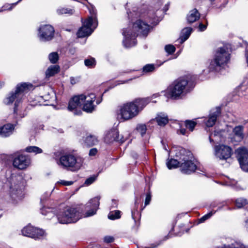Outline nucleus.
<instances>
[{
    "label": "nucleus",
    "instance_id": "nucleus-21",
    "mask_svg": "<svg viewBox=\"0 0 248 248\" xmlns=\"http://www.w3.org/2000/svg\"><path fill=\"white\" fill-rule=\"evenodd\" d=\"M15 129V125L7 124L0 128V136L7 137L12 134Z\"/></svg>",
    "mask_w": 248,
    "mask_h": 248
},
{
    "label": "nucleus",
    "instance_id": "nucleus-33",
    "mask_svg": "<svg viewBox=\"0 0 248 248\" xmlns=\"http://www.w3.org/2000/svg\"><path fill=\"white\" fill-rule=\"evenodd\" d=\"M121 217V212L119 210L110 212L108 215V218L111 220L118 219Z\"/></svg>",
    "mask_w": 248,
    "mask_h": 248
},
{
    "label": "nucleus",
    "instance_id": "nucleus-25",
    "mask_svg": "<svg viewBox=\"0 0 248 248\" xmlns=\"http://www.w3.org/2000/svg\"><path fill=\"white\" fill-rule=\"evenodd\" d=\"M155 119L158 125L160 126H165L169 121L168 116L163 113L158 114Z\"/></svg>",
    "mask_w": 248,
    "mask_h": 248
},
{
    "label": "nucleus",
    "instance_id": "nucleus-37",
    "mask_svg": "<svg viewBox=\"0 0 248 248\" xmlns=\"http://www.w3.org/2000/svg\"><path fill=\"white\" fill-rule=\"evenodd\" d=\"M85 65L90 68H93L96 64L95 60L93 58L85 59L84 60Z\"/></svg>",
    "mask_w": 248,
    "mask_h": 248
},
{
    "label": "nucleus",
    "instance_id": "nucleus-58",
    "mask_svg": "<svg viewBox=\"0 0 248 248\" xmlns=\"http://www.w3.org/2000/svg\"><path fill=\"white\" fill-rule=\"evenodd\" d=\"M0 86H2V85H3L4 83L3 82H1V83H0Z\"/></svg>",
    "mask_w": 248,
    "mask_h": 248
},
{
    "label": "nucleus",
    "instance_id": "nucleus-23",
    "mask_svg": "<svg viewBox=\"0 0 248 248\" xmlns=\"http://www.w3.org/2000/svg\"><path fill=\"white\" fill-rule=\"evenodd\" d=\"M200 14L196 9L190 11L187 16V20L189 23H192L199 19Z\"/></svg>",
    "mask_w": 248,
    "mask_h": 248
},
{
    "label": "nucleus",
    "instance_id": "nucleus-8",
    "mask_svg": "<svg viewBox=\"0 0 248 248\" xmlns=\"http://www.w3.org/2000/svg\"><path fill=\"white\" fill-rule=\"evenodd\" d=\"M97 26V22L95 16L89 17L78 30L77 32L78 37L82 38L90 35Z\"/></svg>",
    "mask_w": 248,
    "mask_h": 248
},
{
    "label": "nucleus",
    "instance_id": "nucleus-50",
    "mask_svg": "<svg viewBox=\"0 0 248 248\" xmlns=\"http://www.w3.org/2000/svg\"><path fill=\"white\" fill-rule=\"evenodd\" d=\"M97 152V150L96 148H92L90 150L89 155L93 156L95 155Z\"/></svg>",
    "mask_w": 248,
    "mask_h": 248
},
{
    "label": "nucleus",
    "instance_id": "nucleus-9",
    "mask_svg": "<svg viewBox=\"0 0 248 248\" xmlns=\"http://www.w3.org/2000/svg\"><path fill=\"white\" fill-rule=\"evenodd\" d=\"M38 37L42 42L49 41L54 37V29L49 24L41 25L38 29Z\"/></svg>",
    "mask_w": 248,
    "mask_h": 248
},
{
    "label": "nucleus",
    "instance_id": "nucleus-24",
    "mask_svg": "<svg viewBox=\"0 0 248 248\" xmlns=\"http://www.w3.org/2000/svg\"><path fill=\"white\" fill-rule=\"evenodd\" d=\"M21 99H20V97L18 95H16V92L14 93H11L9 96H8L4 100V103L6 104H10L12 103L15 100H16L15 106H16L17 104L20 102Z\"/></svg>",
    "mask_w": 248,
    "mask_h": 248
},
{
    "label": "nucleus",
    "instance_id": "nucleus-54",
    "mask_svg": "<svg viewBox=\"0 0 248 248\" xmlns=\"http://www.w3.org/2000/svg\"><path fill=\"white\" fill-rule=\"evenodd\" d=\"M158 245V244H157V245H155V244H151V246L150 247H145V248H156L157 246Z\"/></svg>",
    "mask_w": 248,
    "mask_h": 248
},
{
    "label": "nucleus",
    "instance_id": "nucleus-39",
    "mask_svg": "<svg viewBox=\"0 0 248 248\" xmlns=\"http://www.w3.org/2000/svg\"><path fill=\"white\" fill-rule=\"evenodd\" d=\"M224 248H248L239 242H235L231 245L224 246Z\"/></svg>",
    "mask_w": 248,
    "mask_h": 248
},
{
    "label": "nucleus",
    "instance_id": "nucleus-56",
    "mask_svg": "<svg viewBox=\"0 0 248 248\" xmlns=\"http://www.w3.org/2000/svg\"><path fill=\"white\" fill-rule=\"evenodd\" d=\"M101 100H100V101L97 100L96 102V104H99L101 102Z\"/></svg>",
    "mask_w": 248,
    "mask_h": 248
},
{
    "label": "nucleus",
    "instance_id": "nucleus-1",
    "mask_svg": "<svg viewBox=\"0 0 248 248\" xmlns=\"http://www.w3.org/2000/svg\"><path fill=\"white\" fill-rule=\"evenodd\" d=\"M150 31V26L148 23L139 19L137 20L132 27V30L127 29L124 30L123 34L124 37V45L126 47H131L136 45L135 39L139 35L146 36Z\"/></svg>",
    "mask_w": 248,
    "mask_h": 248
},
{
    "label": "nucleus",
    "instance_id": "nucleus-61",
    "mask_svg": "<svg viewBox=\"0 0 248 248\" xmlns=\"http://www.w3.org/2000/svg\"><path fill=\"white\" fill-rule=\"evenodd\" d=\"M71 83H72V84H73L74 81H72V79H71Z\"/></svg>",
    "mask_w": 248,
    "mask_h": 248
},
{
    "label": "nucleus",
    "instance_id": "nucleus-29",
    "mask_svg": "<svg viewBox=\"0 0 248 248\" xmlns=\"http://www.w3.org/2000/svg\"><path fill=\"white\" fill-rule=\"evenodd\" d=\"M233 132L238 138V140H241L244 138L243 126L241 125L235 126L233 129Z\"/></svg>",
    "mask_w": 248,
    "mask_h": 248
},
{
    "label": "nucleus",
    "instance_id": "nucleus-52",
    "mask_svg": "<svg viewBox=\"0 0 248 248\" xmlns=\"http://www.w3.org/2000/svg\"><path fill=\"white\" fill-rule=\"evenodd\" d=\"M206 29V26L200 23L199 25V29L200 31H203Z\"/></svg>",
    "mask_w": 248,
    "mask_h": 248
},
{
    "label": "nucleus",
    "instance_id": "nucleus-26",
    "mask_svg": "<svg viewBox=\"0 0 248 248\" xmlns=\"http://www.w3.org/2000/svg\"><path fill=\"white\" fill-rule=\"evenodd\" d=\"M60 71V67L57 65H51L48 67L46 71V78H50L54 76Z\"/></svg>",
    "mask_w": 248,
    "mask_h": 248
},
{
    "label": "nucleus",
    "instance_id": "nucleus-44",
    "mask_svg": "<svg viewBox=\"0 0 248 248\" xmlns=\"http://www.w3.org/2000/svg\"><path fill=\"white\" fill-rule=\"evenodd\" d=\"M240 165L243 170L248 172V161L243 162L240 163Z\"/></svg>",
    "mask_w": 248,
    "mask_h": 248
},
{
    "label": "nucleus",
    "instance_id": "nucleus-51",
    "mask_svg": "<svg viewBox=\"0 0 248 248\" xmlns=\"http://www.w3.org/2000/svg\"><path fill=\"white\" fill-rule=\"evenodd\" d=\"M178 132H179L181 134L183 135H185L186 134V131L185 128H181L178 131Z\"/></svg>",
    "mask_w": 248,
    "mask_h": 248
},
{
    "label": "nucleus",
    "instance_id": "nucleus-6",
    "mask_svg": "<svg viewBox=\"0 0 248 248\" xmlns=\"http://www.w3.org/2000/svg\"><path fill=\"white\" fill-rule=\"evenodd\" d=\"M138 111L136 104L133 101L123 104L119 107L118 115L124 121L130 120L138 115Z\"/></svg>",
    "mask_w": 248,
    "mask_h": 248
},
{
    "label": "nucleus",
    "instance_id": "nucleus-31",
    "mask_svg": "<svg viewBox=\"0 0 248 248\" xmlns=\"http://www.w3.org/2000/svg\"><path fill=\"white\" fill-rule=\"evenodd\" d=\"M248 203L246 199L240 198L236 200L235 204L237 208H241L247 205Z\"/></svg>",
    "mask_w": 248,
    "mask_h": 248
},
{
    "label": "nucleus",
    "instance_id": "nucleus-42",
    "mask_svg": "<svg viewBox=\"0 0 248 248\" xmlns=\"http://www.w3.org/2000/svg\"><path fill=\"white\" fill-rule=\"evenodd\" d=\"M215 213V212L214 213H213L212 212H210V213L203 216V217H202L201 218H200L199 219V222L200 223H202V222H204L205 220H206L207 219L210 218Z\"/></svg>",
    "mask_w": 248,
    "mask_h": 248
},
{
    "label": "nucleus",
    "instance_id": "nucleus-3",
    "mask_svg": "<svg viewBox=\"0 0 248 248\" xmlns=\"http://www.w3.org/2000/svg\"><path fill=\"white\" fill-rule=\"evenodd\" d=\"M83 163V158L70 153L62 154L57 160L59 166L72 171L79 170Z\"/></svg>",
    "mask_w": 248,
    "mask_h": 248
},
{
    "label": "nucleus",
    "instance_id": "nucleus-14",
    "mask_svg": "<svg viewBox=\"0 0 248 248\" xmlns=\"http://www.w3.org/2000/svg\"><path fill=\"white\" fill-rule=\"evenodd\" d=\"M99 199L98 197H95L86 204L85 207L86 212L84 216V217L92 216L96 214L99 205Z\"/></svg>",
    "mask_w": 248,
    "mask_h": 248
},
{
    "label": "nucleus",
    "instance_id": "nucleus-4",
    "mask_svg": "<svg viewBox=\"0 0 248 248\" xmlns=\"http://www.w3.org/2000/svg\"><path fill=\"white\" fill-rule=\"evenodd\" d=\"M189 82L187 77H181L175 80L168 91L170 97L177 99L188 92Z\"/></svg>",
    "mask_w": 248,
    "mask_h": 248
},
{
    "label": "nucleus",
    "instance_id": "nucleus-40",
    "mask_svg": "<svg viewBox=\"0 0 248 248\" xmlns=\"http://www.w3.org/2000/svg\"><path fill=\"white\" fill-rule=\"evenodd\" d=\"M57 12L60 15L66 14L72 15L73 13V10L64 8L57 9Z\"/></svg>",
    "mask_w": 248,
    "mask_h": 248
},
{
    "label": "nucleus",
    "instance_id": "nucleus-10",
    "mask_svg": "<svg viewBox=\"0 0 248 248\" xmlns=\"http://www.w3.org/2000/svg\"><path fill=\"white\" fill-rule=\"evenodd\" d=\"M22 178L20 176H12L10 181V189L11 196L14 198V195L18 196L22 193Z\"/></svg>",
    "mask_w": 248,
    "mask_h": 248
},
{
    "label": "nucleus",
    "instance_id": "nucleus-32",
    "mask_svg": "<svg viewBox=\"0 0 248 248\" xmlns=\"http://www.w3.org/2000/svg\"><path fill=\"white\" fill-rule=\"evenodd\" d=\"M25 151L28 153H34L35 154H40L43 152L41 148L34 146L27 147Z\"/></svg>",
    "mask_w": 248,
    "mask_h": 248
},
{
    "label": "nucleus",
    "instance_id": "nucleus-17",
    "mask_svg": "<svg viewBox=\"0 0 248 248\" xmlns=\"http://www.w3.org/2000/svg\"><path fill=\"white\" fill-rule=\"evenodd\" d=\"M86 99L84 100L83 110L88 113H91L94 110L95 106L93 104L95 99V95L90 93L85 95Z\"/></svg>",
    "mask_w": 248,
    "mask_h": 248
},
{
    "label": "nucleus",
    "instance_id": "nucleus-46",
    "mask_svg": "<svg viewBox=\"0 0 248 248\" xmlns=\"http://www.w3.org/2000/svg\"><path fill=\"white\" fill-rule=\"evenodd\" d=\"M95 180V176H92L87 179L85 182V184L89 185L92 184Z\"/></svg>",
    "mask_w": 248,
    "mask_h": 248
},
{
    "label": "nucleus",
    "instance_id": "nucleus-41",
    "mask_svg": "<svg viewBox=\"0 0 248 248\" xmlns=\"http://www.w3.org/2000/svg\"><path fill=\"white\" fill-rule=\"evenodd\" d=\"M155 70V65L152 64H148L143 67V71L146 73L153 72Z\"/></svg>",
    "mask_w": 248,
    "mask_h": 248
},
{
    "label": "nucleus",
    "instance_id": "nucleus-12",
    "mask_svg": "<svg viewBox=\"0 0 248 248\" xmlns=\"http://www.w3.org/2000/svg\"><path fill=\"white\" fill-rule=\"evenodd\" d=\"M22 232L23 235L35 239H40L45 234L44 230L31 226H28L24 227L22 230Z\"/></svg>",
    "mask_w": 248,
    "mask_h": 248
},
{
    "label": "nucleus",
    "instance_id": "nucleus-49",
    "mask_svg": "<svg viewBox=\"0 0 248 248\" xmlns=\"http://www.w3.org/2000/svg\"><path fill=\"white\" fill-rule=\"evenodd\" d=\"M59 183L64 186H70L73 184V181H66L64 180H61Z\"/></svg>",
    "mask_w": 248,
    "mask_h": 248
},
{
    "label": "nucleus",
    "instance_id": "nucleus-22",
    "mask_svg": "<svg viewBox=\"0 0 248 248\" xmlns=\"http://www.w3.org/2000/svg\"><path fill=\"white\" fill-rule=\"evenodd\" d=\"M151 101L149 97L136 99L133 101L136 104L138 108V113L139 114L145 106Z\"/></svg>",
    "mask_w": 248,
    "mask_h": 248
},
{
    "label": "nucleus",
    "instance_id": "nucleus-57",
    "mask_svg": "<svg viewBox=\"0 0 248 248\" xmlns=\"http://www.w3.org/2000/svg\"><path fill=\"white\" fill-rule=\"evenodd\" d=\"M7 9H8V10H11L12 9V6H10L9 7V8H7Z\"/></svg>",
    "mask_w": 248,
    "mask_h": 248
},
{
    "label": "nucleus",
    "instance_id": "nucleus-47",
    "mask_svg": "<svg viewBox=\"0 0 248 248\" xmlns=\"http://www.w3.org/2000/svg\"><path fill=\"white\" fill-rule=\"evenodd\" d=\"M114 240V237L111 236H106L104 238V241L107 243L112 242Z\"/></svg>",
    "mask_w": 248,
    "mask_h": 248
},
{
    "label": "nucleus",
    "instance_id": "nucleus-15",
    "mask_svg": "<svg viewBox=\"0 0 248 248\" xmlns=\"http://www.w3.org/2000/svg\"><path fill=\"white\" fill-rule=\"evenodd\" d=\"M105 141L107 143H110L114 141L124 142V139L122 136H120L118 131L113 129L108 131L105 136Z\"/></svg>",
    "mask_w": 248,
    "mask_h": 248
},
{
    "label": "nucleus",
    "instance_id": "nucleus-38",
    "mask_svg": "<svg viewBox=\"0 0 248 248\" xmlns=\"http://www.w3.org/2000/svg\"><path fill=\"white\" fill-rule=\"evenodd\" d=\"M136 129L140 134L141 136L143 137L146 133L147 128L145 124H140L137 125Z\"/></svg>",
    "mask_w": 248,
    "mask_h": 248
},
{
    "label": "nucleus",
    "instance_id": "nucleus-16",
    "mask_svg": "<svg viewBox=\"0 0 248 248\" xmlns=\"http://www.w3.org/2000/svg\"><path fill=\"white\" fill-rule=\"evenodd\" d=\"M85 99V95L84 94L74 96L69 102L68 109L72 111L78 108H81L84 103V100Z\"/></svg>",
    "mask_w": 248,
    "mask_h": 248
},
{
    "label": "nucleus",
    "instance_id": "nucleus-11",
    "mask_svg": "<svg viewBox=\"0 0 248 248\" xmlns=\"http://www.w3.org/2000/svg\"><path fill=\"white\" fill-rule=\"evenodd\" d=\"M31 163L30 158L25 155H18L13 159V166L19 170H24L27 168Z\"/></svg>",
    "mask_w": 248,
    "mask_h": 248
},
{
    "label": "nucleus",
    "instance_id": "nucleus-55",
    "mask_svg": "<svg viewBox=\"0 0 248 248\" xmlns=\"http://www.w3.org/2000/svg\"><path fill=\"white\" fill-rule=\"evenodd\" d=\"M134 212H133V211H132V218H133V219H134Z\"/></svg>",
    "mask_w": 248,
    "mask_h": 248
},
{
    "label": "nucleus",
    "instance_id": "nucleus-28",
    "mask_svg": "<svg viewBox=\"0 0 248 248\" xmlns=\"http://www.w3.org/2000/svg\"><path fill=\"white\" fill-rule=\"evenodd\" d=\"M84 141L87 146H92L95 145L98 142V140L95 136L89 135L84 138Z\"/></svg>",
    "mask_w": 248,
    "mask_h": 248
},
{
    "label": "nucleus",
    "instance_id": "nucleus-2",
    "mask_svg": "<svg viewBox=\"0 0 248 248\" xmlns=\"http://www.w3.org/2000/svg\"><path fill=\"white\" fill-rule=\"evenodd\" d=\"M230 60V49L227 46L219 47L216 51L214 59L210 62L209 69L211 71L219 72Z\"/></svg>",
    "mask_w": 248,
    "mask_h": 248
},
{
    "label": "nucleus",
    "instance_id": "nucleus-20",
    "mask_svg": "<svg viewBox=\"0 0 248 248\" xmlns=\"http://www.w3.org/2000/svg\"><path fill=\"white\" fill-rule=\"evenodd\" d=\"M32 84L26 83L18 85L16 90V95H18L20 97V99H21L24 93L27 92L29 90L32 89Z\"/></svg>",
    "mask_w": 248,
    "mask_h": 248
},
{
    "label": "nucleus",
    "instance_id": "nucleus-13",
    "mask_svg": "<svg viewBox=\"0 0 248 248\" xmlns=\"http://www.w3.org/2000/svg\"><path fill=\"white\" fill-rule=\"evenodd\" d=\"M215 151V155L220 159L226 160L230 158L232 154V148L223 144L216 146Z\"/></svg>",
    "mask_w": 248,
    "mask_h": 248
},
{
    "label": "nucleus",
    "instance_id": "nucleus-27",
    "mask_svg": "<svg viewBox=\"0 0 248 248\" xmlns=\"http://www.w3.org/2000/svg\"><path fill=\"white\" fill-rule=\"evenodd\" d=\"M192 31V29L190 27L184 28L181 32V35L180 37V43H183L186 40Z\"/></svg>",
    "mask_w": 248,
    "mask_h": 248
},
{
    "label": "nucleus",
    "instance_id": "nucleus-45",
    "mask_svg": "<svg viewBox=\"0 0 248 248\" xmlns=\"http://www.w3.org/2000/svg\"><path fill=\"white\" fill-rule=\"evenodd\" d=\"M151 200V195L150 192H148L146 194V198L145 200V203H144L145 206L148 205L150 203Z\"/></svg>",
    "mask_w": 248,
    "mask_h": 248
},
{
    "label": "nucleus",
    "instance_id": "nucleus-53",
    "mask_svg": "<svg viewBox=\"0 0 248 248\" xmlns=\"http://www.w3.org/2000/svg\"><path fill=\"white\" fill-rule=\"evenodd\" d=\"M148 14L149 15V16H151V17L153 18H155V16H157V15H155L154 14H153V12L151 10H149L148 12Z\"/></svg>",
    "mask_w": 248,
    "mask_h": 248
},
{
    "label": "nucleus",
    "instance_id": "nucleus-7",
    "mask_svg": "<svg viewBox=\"0 0 248 248\" xmlns=\"http://www.w3.org/2000/svg\"><path fill=\"white\" fill-rule=\"evenodd\" d=\"M182 155L180 156V166L181 171L184 174H189L195 171L196 169V166L190 159L191 154L186 152L185 150H181Z\"/></svg>",
    "mask_w": 248,
    "mask_h": 248
},
{
    "label": "nucleus",
    "instance_id": "nucleus-19",
    "mask_svg": "<svg viewBox=\"0 0 248 248\" xmlns=\"http://www.w3.org/2000/svg\"><path fill=\"white\" fill-rule=\"evenodd\" d=\"M235 154L239 164L247 161L248 159V150L244 147L238 148Z\"/></svg>",
    "mask_w": 248,
    "mask_h": 248
},
{
    "label": "nucleus",
    "instance_id": "nucleus-30",
    "mask_svg": "<svg viewBox=\"0 0 248 248\" xmlns=\"http://www.w3.org/2000/svg\"><path fill=\"white\" fill-rule=\"evenodd\" d=\"M166 164L169 169H172L177 167H180L181 164V162H180V158H179V161L176 159H171L169 160Z\"/></svg>",
    "mask_w": 248,
    "mask_h": 248
},
{
    "label": "nucleus",
    "instance_id": "nucleus-36",
    "mask_svg": "<svg viewBox=\"0 0 248 248\" xmlns=\"http://www.w3.org/2000/svg\"><path fill=\"white\" fill-rule=\"evenodd\" d=\"M48 59L51 63H56L59 59L58 53L54 52L50 53L48 55Z\"/></svg>",
    "mask_w": 248,
    "mask_h": 248
},
{
    "label": "nucleus",
    "instance_id": "nucleus-18",
    "mask_svg": "<svg viewBox=\"0 0 248 248\" xmlns=\"http://www.w3.org/2000/svg\"><path fill=\"white\" fill-rule=\"evenodd\" d=\"M221 113V109L219 107L212 109L209 116L208 120L205 122L206 125L207 127H212L216 123L217 118L219 117Z\"/></svg>",
    "mask_w": 248,
    "mask_h": 248
},
{
    "label": "nucleus",
    "instance_id": "nucleus-34",
    "mask_svg": "<svg viewBox=\"0 0 248 248\" xmlns=\"http://www.w3.org/2000/svg\"><path fill=\"white\" fill-rule=\"evenodd\" d=\"M41 214L45 216H48L47 219L54 216V213L51 211L49 208L44 207L41 210Z\"/></svg>",
    "mask_w": 248,
    "mask_h": 248
},
{
    "label": "nucleus",
    "instance_id": "nucleus-5",
    "mask_svg": "<svg viewBox=\"0 0 248 248\" xmlns=\"http://www.w3.org/2000/svg\"><path fill=\"white\" fill-rule=\"evenodd\" d=\"M82 217L77 208L66 207L57 215L59 222L61 224L75 223Z\"/></svg>",
    "mask_w": 248,
    "mask_h": 248
},
{
    "label": "nucleus",
    "instance_id": "nucleus-59",
    "mask_svg": "<svg viewBox=\"0 0 248 248\" xmlns=\"http://www.w3.org/2000/svg\"><path fill=\"white\" fill-rule=\"evenodd\" d=\"M6 10V9H4L0 10V12H2V11H4V10Z\"/></svg>",
    "mask_w": 248,
    "mask_h": 248
},
{
    "label": "nucleus",
    "instance_id": "nucleus-43",
    "mask_svg": "<svg viewBox=\"0 0 248 248\" xmlns=\"http://www.w3.org/2000/svg\"><path fill=\"white\" fill-rule=\"evenodd\" d=\"M165 50L169 54H172L175 52V48L171 45H168L165 46Z\"/></svg>",
    "mask_w": 248,
    "mask_h": 248
},
{
    "label": "nucleus",
    "instance_id": "nucleus-60",
    "mask_svg": "<svg viewBox=\"0 0 248 248\" xmlns=\"http://www.w3.org/2000/svg\"><path fill=\"white\" fill-rule=\"evenodd\" d=\"M71 83H72V84H73L74 81H72V79H71Z\"/></svg>",
    "mask_w": 248,
    "mask_h": 248
},
{
    "label": "nucleus",
    "instance_id": "nucleus-35",
    "mask_svg": "<svg viewBox=\"0 0 248 248\" xmlns=\"http://www.w3.org/2000/svg\"><path fill=\"white\" fill-rule=\"evenodd\" d=\"M186 127L190 131H192L197 124V123L192 120H186L185 122Z\"/></svg>",
    "mask_w": 248,
    "mask_h": 248
},
{
    "label": "nucleus",
    "instance_id": "nucleus-48",
    "mask_svg": "<svg viewBox=\"0 0 248 248\" xmlns=\"http://www.w3.org/2000/svg\"><path fill=\"white\" fill-rule=\"evenodd\" d=\"M50 196V193L48 192L45 193L41 197V202H43L44 201L48 199Z\"/></svg>",
    "mask_w": 248,
    "mask_h": 248
}]
</instances>
